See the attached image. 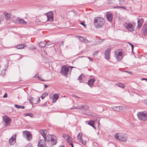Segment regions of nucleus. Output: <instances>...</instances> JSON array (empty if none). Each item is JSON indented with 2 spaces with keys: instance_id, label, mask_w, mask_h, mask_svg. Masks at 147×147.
Masks as SVG:
<instances>
[{
  "instance_id": "6ab92c4d",
  "label": "nucleus",
  "mask_w": 147,
  "mask_h": 147,
  "mask_svg": "<svg viewBox=\"0 0 147 147\" xmlns=\"http://www.w3.org/2000/svg\"><path fill=\"white\" fill-rule=\"evenodd\" d=\"M112 109L115 111H120L123 109V107L121 106L114 107H112Z\"/></svg>"
},
{
  "instance_id": "f03ea898",
  "label": "nucleus",
  "mask_w": 147,
  "mask_h": 147,
  "mask_svg": "<svg viewBox=\"0 0 147 147\" xmlns=\"http://www.w3.org/2000/svg\"><path fill=\"white\" fill-rule=\"evenodd\" d=\"M115 137L117 139L122 142H125L127 140V136L126 134L117 133L115 135Z\"/></svg>"
},
{
  "instance_id": "6e6552de",
  "label": "nucleus",
  "mask_w": 147,
  "mask_h": 147,
  "mask_svg": "<svg viewBox=\"0 0 147 147\" xmlns=\"http://www.w3.org/2000/svg\"><path fill=\"white\" fill-rule=\"evenodd\" d=\"M23 137L28 141H30L32 139L31 134L29 131H23Z\"/></svg>"
},
{
  "instance_id": "7ed1b4c3",
  "label": "nucleus",
  "mask_w": 147,
  "mask_h": 147,
  "mask_svg": "<svg viewBox=\"0 0 147 147\" xmlns=\"http://www.w3.org/2000/svg\"><path fill=\"white\" fill-rule=\"evenodd\" d=\"M136 23L134 22L125 23L124 25L127 29L129 31L132 32L134 30Z\"/></svg>"
},
{
  "instance_id": "9d476101",
  "label": "nucleus",
  "mask_w": 147,
  "mask_h": 147,
  "mask_svg": "<svg viewBox=\"0 0 147 147\" xmlns=\"http://www.w3.org/2000/svg\"><path fill=\"white\" fill-rule=\"evenodd\" d=\"M16 135H13L9 139V143L10 145H13L16 142Z\"/></svg>"
},
{
  "instance_id": "6e6d98bb",
  "label": "nucleus",
  "mask_w": 147,
  "mask_h": 147,
  "mask_svg": "<svg viewBox=\"0 0 147 147\" xmlns=\"http://www.w3.org/2000/svg\"><path fill=\"white\" fill-rule=\"evenodd\" d=\"M59 147H65L63 145H61V146H60Z\"/></svg>"
},
{
  "instance_id": "79ce46f5",
  "label": "nucleus",
  "mask_w": 147,
  "mask_h": 147,
  "mask_svg": "<svg viewBox=\"0 0 147 147\" xmlns=\"http://www.w3.org/2000/svg\"><path fill=\"white\" fill-rule=\"evenodd\" d=\"M80 24L84 26V27H86V25L83 22H82L80 23Z\"/></svg>"
},
{
  "instance_id": "cd10ccee",
  "label": "nucleus",
  "mask_w": 147,
  "mask_h": 147,
  "mask_svg": "<svg viewBox=\"0 0 147 147\" xmlns=\"http://www.w3.org/2000/svg\"><path fill=\"white\" fill-rule=\"evenodd\" d=\"M94 121L91 120L88 121V124L95 129V127L94 126Z\"/></svg>"
},
{
  "instance_id": "ea45409f",
  "label": "nucleus",
  "mask_w": 147,
  "mask_h": 147,
  "mask_svg": "<svg viewBox=\"0 0 147 147\" xmlns=\"http://www.w3.org/2000/svg\"><path fill=\"white\" fill-rule=\"evenodd\" d=\"M122 8L124 9H126V8L124 6H119V8Z\"/></svg>"
},
{
  "instance_id": "ddd939ff",
  "label": "nucleus",
  "mask_w": 147,
  "mask_h": 147,
  "mask_svg": "<svg viewBox=\"0 0 147 147\" xmlns=\"http://www.w3.org/2000/svg\"><path fill=\"white\" fill-rule=\"evenodd\" d=\"M16 22L18 24L25 25L27 24V22L25 21L23 19L17 18L16 19Z\"/></svg>"
},
{
  "instance_id": "8fccbe9b",
  "label": "nucleus",
  "mask_w": 147,
  "mask_h": 147,
  "mask_svg": "<svg viewBox=\"0 0 147 147\" xmlns=\"http://www.w3.org/2000/svg\"><path fill=\"white\" fill-rule=\"evenodd\" d=\"M63 41H62V42L60 44V46H61V45L63 46Z\"/></svg>"
},
{
  "instance_id": "5fc2aeb1",
  "label": "nucleus",
  "mask_w": 147,
  "mask_h": 147,
  "mask_svg": "<svg viewBox=\"0 0 147 147\" xmlns=\"http://www.w3.org/2000/svg\"><path fill=\"white\" fill-rule=\"evenodd\" d=\"M44 86H45V88H47V87L48 86L46 85H44Z\"/></svg>"
},
{
  "instance_id": "473e14b6",
  "label": "nucleus",
  "mask_w": 147,
  "mask_h": 147,
  "mask_svg": "<svg viewBox=\"0 0 147 147\" xmlns=\"http://www.w3.org/2000/svg\"><path fill=\"white\" fill-rule=\"evenodd\" d=\"M24 116L26 117L27 116H29L31 117H33V114L32 113H27L26 114H24Z\"/></svg>"
},
{
  "instance_id": "a211bd4d",
  "label": "nucleus",
  "mask_w": 147,
  "mask_h": 147,
  "mask_svg": "<svg viewBox=\"0 0 147 147\" xmlns=\"http://www.w3.org/2000/svg\"><path fill=\"white\" fill-rule=\"evenodd\" d=\"M144 22V20L143 19H138L137 21V28L139 29L141 27L142 24Z\"/></svg>"
},
{
  "instance_id": "052dcab7",
  "label": "nucleus",
  "mask_w": 147,
  "mask_h": 147,
  "mask_svg": "<svg viewBox=\"0 0 147 147\" xmlns=\"http://www.w3.org/2000/svg\"><path fill=\"white\" fill-rule=\"evenodd\" d=\"M129 74H130L131 73V72H127Z\"/></svg>"
},
{
  "instance_id": "c85d7f7f",
  "label": "nucleus",
  "mask_w": 147,
  "mask_h": 147,
  "mask_svg": "<svg viewBox=\"0 0 147 147\" xmlns=\"http://www.w3.org/2000/svg\"><path fill=\"white\" fill-rule=\"evenodd\" d=\"M63 136L65 138V137H67V141L69 143L70 142H71V139L69 136L65 134L63 135Z\"/></svg>"
},
{
  "instance_id": "412c9836",
  "label": "nucleus",
  "mask_w": 147,
  "mask_h": 147,
  "mask_svg": "<svg viewBox=\"0 0 147 147\" xmlns=\"http://www.w3.org/2000/svg\"><path fill=\"white\" fill-rule=\"evenodd\" d=\"M3 14L6 20H10V15L9 13L5 12L3 13Z\"/></svg>"
},
{
  "instance_id": "603ef678",
  "label": "nucleus",
  "mask_w": 147,
  "mask_h": 147,
  "mask_svg": "<svg viewBox=\"0 0 147 147\" xmlns=\"http://www.w3.org/2000/svg\"><path fill=\"white\" fill-rule=\"evenodd\" d=\"M113 8H119V6L115 7H113Z\"/></svg>"
},
{
  "instance_id": "bb28decb",
  "label": "nucleus",
  "mask_w": 147,
  "mask_h": 147,
  "mask_svg": "<svg viewBox=\"0 0 147 147\" xmlns=\"http://www.w3.org/2000/svg\"><path fill=\"white\" fill-rule=\"evenodd\" d=\"M115 85L122 88H124L125 87L124 85L121 83L118 82L115 84Z\"/></svg>"
},
{
  "instance_id": "20e7f679",
  "label": "nucleus",
  "mask_w": 147,
  "mask_h": 147,
  "mask_svg": "<svg viewBox=\"0 0 147 147\" xmlns=\"http://www.w3.org/2000/svg\"><path fill=\"white\" fill-rule=\"evenodd\" d=\"M47 142L51 144V145H54L57 143L56 137L54 135H48L47 136Z\"/></svg>"
},
{
  "instance_id": "b1692460",
  "label": "nucleus",
  "mask_w": 147,
  "mask_h": 147,
  "mask_svg": "<svg viewBox=\"0 0 147 147\" xmlns=\"http://www.w3.org/2000/svg\"><path fill=\"white\" fill-rule=\"evenodd\" d=\"M80 110L86 111L89 108L88 106L87 105H80Z\"/></svg>"
},
{
  "instance_id": "49530a36",
  "label": "nucleus",
  "mask_w": 147,
  "mask_h": 147,
  "mask_svg": "<svg viewBox=\"0 0 147 147\" xmlns=\"http://www.w3.org/2000/svg\"><path fill=\"white\" fill-rule=\"evenodd\" d=\"M89 59V60L91 61H92L93 60V59L89 57H87Z\"/></svg>"
},
{
  "instance_id": "2f4dec72",
  "label": "nucleus",
  "mask_w": 147,
  "mask_h": 147,
  "mask_svg": "<svg viewBox=\"0 0 147 147\" xmlns=\"http://www.w3.org/2000/svg\"><path fill=\"white\" fill-rule=\"evenodd\" d=\"M14 106L17 109H24L25 108V107L24 106H19L16 104L14 105Z\"/></svg>"
},
{
  "instance_id": "4468645a",
  "label": "nucleus",
  "mask_w": 147,
  "mask_h": 147,
  "mask_svg": "<svg viewBox=\"0 0 147 147\" xmlns=\"http://www.w3.org/2000/svg\"><path fill=\"white\" fill-rule=\"evenodd\" d=\"M82 133H79L77 136V140H80L83 145H85L86 144V142L82 139Z\"/></svg>"
},
{
  "instance_id": "4d7b16f0",
  "label": "nucleus",
  "mask_w": 147,
  "mask_h": 147,
  "mask_svg": "<svg viewBox=\"0 0 147 147\" xmlns=\"http://www.w3.org/2000/svg\"><path fill=\"white\" fill-rule=\"evenodd\" d=\"M145 102L146 103V105H147V99L146 101Z\"/></svg>"
},
{
  "instance_id": "a19ab883",
  "label": "nucleus",
  "mask_w": 147,
  "mask_h": 147,
  "mask_svg": "<svg viewBox=\"0 0 147 147\" xmlns=\"http://www.w3.org/2000/svg\"><path fill=\"white\" fill-rule=\"evenodd\" d=\"M128 43L131 46L132 51H133L134 49V45L130 43Z\"/></svg>"
},
{
  "instance_id": "dca6fc26",
  "label": "nucleus",
  "mask_w": 147,
  "mask_h": 147,
  "mask_svg": "<svg viewBox=\"0 0 147 147\" xmlns=\"http://www.w3.org/2000/svg\"><path fill=\"white\" fill-rule=\"evenodd\" d=\"M111 51V49L110 48H108L107 50L105 51V58L107 60H109L110 59L109 57L110 53Z\"/></svg>"
},
{
  "instance_id": "c9c22d12",
  "label": "nucleus",
  "mask_w": 147,
  "mask_h": 147,
  "mask_svg": "<svg viewBox=\"0 0 147 147\" xmlns=\"http://www.w3.org/2000/svg\"><path fill=\"white\" fill-rule=\"evenodd\" d=\"M34 98L32 97L29 98L28 100L29 101V102L32 104V102L33 100L34 99Z\"/></svg>"
},
{
  "instance_id": "864d4df0",
  "label": "nucleus",
  "mask_w": 147,
  "mask_h": 147,
  "mask_svg": "<svg viewBox=\"0 0 147 147\" xmlns=\"http://www.w3.org/2000/svg\"><path fill=\"white\" fill-rule=\"evenodd\" d=\"M146 137H147V130L146 132Z\"/></svg>"
},
{
  "instance_id": "2eb2a0df",
  "label": "nucleus",
  "mask_w": 147,
  "mask_h": 147,
  "mask_svg": "<svg viewBox=\"0 0 147 147\" xmlns=\"http://www.w3.org/2000/svg\"><path fill=\"white\" fill-rule=\"evenodd\" d=\"M106 17L108 21L110 22H111L113 18L112 14L110 12H107L106 14Z\"/></svg>"
},
{
  "instance_id": "58836bf2",
  "label": "nucleus",
  "mask_w": 147,
  "mask_h": 147,
  "mask_svg": "<svg viewBox=\"0 0 147 147\" xmlns=\"http://www.w3.org/2000/svg\"><path fill=\"white\" fill-rule=\"evenodd\" d=\"M98 51H96L93 53V55L94 56H96L98 55Z\"/></svg>"
},
{
  "instance_id": "0eeeda50",
  "label": "nucleus",
  "mask_w": 147,
  "mask_h": 147,
  "mask_svg": "<svg viewBox=\"0 0 147 147\" xmlns=\"http://www.w3.org/2000/svg\"><path fill=\"white\" fill-rule=\"evenodd\" d=\"M69 70V69L68 67L66 65H63L61 67L60 73L64 76L66 77Z\"/></svg>"
},
{
  "instance_id": "c03bdc74",
  "label": "nucleus",
  "mask_w": 147,
  "mask_h": 147,
  "mask_svg": "<svg viewBox=\"0 0 147 147\" xmlns=\"http://www.w3.org/2000/svg\"><path fill=\"white\" fill-rule=\"evenodd\" d=\"M82 78V77L81 75H80L78 79V80H81Z\"/></svg>"
},
{
  "instance_id": "13d9d810",
  "label": "nucleus",
  "mask_w": 147,
  "mask_h": 147,
  "mask_svg": "<svg viewBox=\"0 0 147 147\" xmlns=\"http://www.w3.org/2000/svg\"><path fill=\"white\" fill-rule=\"evenodd\" d=\"M33 49H36V48H35V47H34L33 48Z\"/></svg>"
},
{
  "instance_id": "393cba45",
  "label": "nucleus",
  "mask_w": 147,
  "mask_h": 147,
  "mask_svg": "<svg viewBox=\"0 0 147 147\" xmlns=\"http://www.w3.org/2000/svg\"><path fill=\"white\" fill-rule=\"evenodd\" d=\"M79 39L82 42H89V41L87 40L86 38H84V37L81 36H79Z\"/></svg>"
},
{
  "instance_id": "c756f323",
  "label": "nucleus",
  "mask_w": 147,
  "mask_h": 147,
  "mask_svg": "<svg viewBox=\"0 0 147 147\" xmlns=\"http://www.w3.org/2000/svg\"><path fill=\"white\" fill-rule=\"evenodd\" d=\"M40 101V98L39 97L36 99H34L33 100L32 105L33 104H36L38 103L39 101Z\"/></svg>"
},
{
  "instance_id": "4c0bfd02",
  "label": "nucleus",
  "mask_w": 147,
  "mask_h": 147,
  "mask_svg": "<svg viewBox=\"0 0 147 147\" xmlns=\"http://www.w3.org/2000/svg\"><path fill=\"white\" fill-rule=\"evenodd\" d=\"M35 77L37 78L40 80H41L42 81H44L43 80H42L41 79V77H40L38 75H36L35 76Z\"/></svg>"
},
{
  "instance_id": "1a4fd4ad",
  "label": "nucleus",
  "mask_w": 147,
  "mask_h": 147,
  "mask_svg": "<svg viewBox=\"0 0 147 147\" xmlns=\"http://www.w3.org/2000/svg\"><path fill=\"white\" fill-rule=\"evenodd\" d=\"M3 120L5 123V126H8L10 125L11 119L8 116H4L3 117Z\"/></svg>"
},
{
  "instance_id": "a878e982",
  "label": "nucleus",
  "mask_w": 147,
  "mask_h": 147,
  "mask_svg": "<svg viewBox=\"0 0 147 147\" xmlns=\"http://www.w3.org/2000/svg\"><path fill=\"white\" fill-rule=\"evenodd\" d=\"M27 47L26 45L25 44H20L18 45H17L16 47L18 49H22L24 48V47Z\"/></svg>"
},
{
  "instance_id": "680f3d73",
  "label": "nucleus",
  "mask_w": 147,
  "mask_h": 147,
  "mask_svg": "<svg viewBox=\"0 0 147 147\" xmlns=\"http://www.w3.org/2000/svg\"><path fill=\"white\" fill-rule=\"evenodd\" d=\"M3 71V70H2L1 71L2 72Z\"/></svg>"
},
{
  "instance_id": "9b49d317",
  "label": "nucleus",
  "mask_w": 147,
  "mask_h": 147,
  "mask_svg": "<svg viewBox=\"0 0 147 147\" xmlns=\"http://www.w3.org/2000/svg\"><path fill=\"white\" fill-rule=\"evenodd\" d=\"M46 15L47 18V20L50 22H53V13L52 11H50L47 13Z\"/></svg>"
},
{
  "instance_id": "5701e85b",
  "label": "nucleus",
  "mask_w": 147,
  "mask_h": 147,
  "mask_svg": "<svg viewBox=\"0 0 147 147\" xmlns=\"http://www.w3.org/2000/svg\"><path fill=\"white\" fill-rule=\"evenodd\" d=\"M143 33L144 35H146L147 34V25L144 24L143 28Z\"/></svg>"
},
{
  "instance_id": "a18cd8bd",
  "label": "nucleus",
  "mask_w": 147,
  "mask_h": 147,
  "mask_svg": "<svg viewBox=\"0 0 147 147\" xmlns=\"http://www.w3.org/2000/svg\"><path fill=\"white\" fill-rule=\"evenodd\" d=\"M26 147H33L32 145L28 144Z\"/></svg>"
},
{
  "instance_id": "37998d69",
  "label": "nucleus",
  "mask_w": 147,
  "mask_h": 147,
  "mask_svg": "<svg viewBox=\"0 0 147 147\" xmlns=\"http://www.w3.org/2000/svg\"><path fill=\"white\" fill-rule=\"evenodd\" d=\"M7 97V94L6 93H5L4 95L3 96V98H5Z\"/></svg>"
},
{
  "instance_id": "aec40b11",
  "label": "nucleus",
  "mask_w": 147,
  "mask_h": 147,
  "mask_svg": "<svg viewBox=\"0 0 147 147\" xmlns=\"http://www.w3.org/2000/svg\"><path fill=\"white\" fill-rule=\"evenodd\" d=\"M95 81V80L94 78L90 79L88 82V84L90 87H92L94 85V83Z\"/></svg>"
},
{
  "instance_id": "3c124183",
  "label": "nucleus",
  "mask_w": 147,
  "mask_h": 147,
  "mask_svg": "<svg viewBox=\"0 0 147 147\" xmlns=\"http://www.w3.org/2000/svg\"><path fill=\"white\" fill-rule=\"evenodd\" d=\"M44 94H43V95L41 96V98L42 99H43L44 98L45 96H44Z\"/></svg>"
},
{
  "instance_id": "f257e3e1",
  "label": "nucleus",
  "mask_w": 147,
  "mask_h": 147,
  "mask_svg": "<svg viewBox=\"0 0 147 147\" xmlns=\"http://www.w3.org/2000/svg\"><path fill=\"white\" fill-rule=\"evenodd\" d=\"M105 23V21L103 18L97 17L94 19V25L96 28H101Z\"/></svg>"
},
{
  "instance_id": "e433bc0d",
  "label": "nucleus",
  "mask_w": 147,
  "mask_h": 147,
  "mask_svg": "<svg viewBox=\"0 0 147 147\" xmlns=\"http://www.w3.org/2000/svg\"><path fill=\"white\" fill-rule=\"evenodd\" d=\"M4 19V17L3 15H0V24Z\"/></svg>"
},
{
  "instance_id": "f8f14e48",
  "label": "nucleus",
  "mask_w": 147,
  "mask_h": 147,
  "mask_svg": "<svg viewBox=\"0 0 147 147\" xmlns=\"http://www.w3.org/2000/svg\"><path fill=\"white\" fill-rule=\"evenodd\" d=\"M47 140H40L38 142V147H45V142Z\"/></svg>"
},
{
  "instance_id": "bf43d9fd",
  "label": "nucleus",
  "mask_w": 147,
  "mask_h": 147,
  "mask_svg": "<svg viewBox=\"0 0 147 147\" xmlns=\"http://www.w3.org/2000/svg\"><path fill=\"white\" fill-rule=\"evenodd\" d=\"M6 70V69H4V71H5Z\"/></svg>"
},
{
  "instance_id": "7c9ffc66",
  "label": "nucleus",
  "mask_w": 147,
  "mask_h": 147,
  "mask_svg": "<svg viewBox=\"0 0 147 147\" xmlns=\"http://www.w3.org/2000/svg\"><path fill=\"white\" fill-rule=\"evenodd\" d=\"M47 44V43H46L45 42H41L39 44V46L41 47H45Z\"/></svg>"
},
{
  "instance_id": "f704fd0d",
  "label": "nucleus",
  "mask_w": 147,
  "mask_h": 147,
  "mask_svg": "<svg viewBox=\"0 0 147 147\" xmlns=\"http://www.w3.org/2000/svg\"><path fill=\"white\" fill-rule=\"evenodd\" d=\"M119 4L120 5H123L124 4L125 0H118Z\"/></svg>"
},
{
  "instance_id": "423d86ee",
  "label": "nucleus",
  "mask_w": 147,
  "mask_h": 147,
  "mask_svg": "<svg viewBox=\"0 0 147 147\" xmlns=\"http://www.w3.org/2000/svg\"><path fill=\"white\" fill-rule=\"evenodd\" d=\"M115 56L117 60L120 61L123 57V53L121 50H117L115 53Z\"/></svg>"
},
{
  "instance_id": "4be33fe9",
  "label": "nucleus",
  "mask_w": 147,
  "mask_h": 147,
  "mask_svg": "<svg viewBox=\"0 0 147 147\" xmlns=\"http://www.w3.org/2000/svg\"><path fill=\"white\" fill-rule=\"evenodd\" d=\"M59 97V95L57 94H55L53 95V97L52 98L53 102L55 103L58 99Z\"/></svg>"
},
{
  "instance_id": "39448f33",
  "label": "nucleus",
  "mask_w": 147,
  "mask_h": 147,
  "mask_svg": "<svg viewBox=\"0 0 147 147\" xmlns=\"http://www.w3.org/2000/svg\"><path fill=\"white\" fill-rule=\"evenodd\" d=\"M138 119L143 121H146L147 119V113L144 112H138L137 114Z\"/></svg>"
},
{
  "instance_id": "e2e57ef3",
  "label": "nucleus",
  "mask_w": 147,
  "mask_h": 147,
  "mask_svg": "<svg viewBox=\"0 0 147 147\" xmlns=\"http://www.w3.org/2000/svg\"><path fill=\"white\" fill-rule=\"evenodd\" d=\"M73 67H71V68H73Z\"/></svg>"
},
{
  "instance_id": "09e8293b",
  "label": "nucleus",
  "mask_w": 147,
  "mask_h": 147,
  "mask_svg": "<svg viewBox=\"0 0 147 147\" xmlns=\"http://www.w3.org/2000/svg\"><path fill=\"white\" fill-rule=\"evenodd\" d=\"M141 80H146L147 81V79L145 78H142L141 79Z\"/></svg>"
},
{
  "instance_id": "72a5a7b5",
  "label": "nucleus",
  "mask_w": 147,
  "mask_h": 147,
  "mask_svg": "<svg viewBox=\"0 0 147 147\" xmlns=\"http://www.w3.org/2000/svg\"><path fill=\"white\" fill-rule=\"evenodd\" d=\"M71 109H77L80 110V106H74L71 108Z\"/></svg>"
},
{
  "instance_id": "de8ad7c7",
  "label": "nucleus",
  "mask_w": 147,
  "mask_h": 147,
  "mask_svg": "<svg viewBox=\"0 0 147 147\" xmlns=\"http://www.w3.org/2000/svg\"><path fill=\"white\" fill-rule=\"evenodd\" d=\"M69 144L72 147H73L74 145L72 144V143L71 142H70L69 143Z\"/></svg>"
},
{
  "instance_id": "f3484780",
  "label": "nucleus",
  "mask_w": 147,
  "mask_h": 147,
  "mask_svg": "<svg viewBox=\"0 0 147 147\" xmlns=\"http://www.w3.org/2000/svg\"><path fill=\"white\" fill-rule=\"evenodd\" d=\"M40 133L44 138V139L47 140L46 134H47V131L46 130L40 129L39 131Z\"/></svg>"
}]
</instances>
